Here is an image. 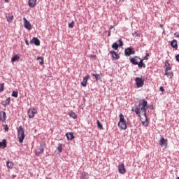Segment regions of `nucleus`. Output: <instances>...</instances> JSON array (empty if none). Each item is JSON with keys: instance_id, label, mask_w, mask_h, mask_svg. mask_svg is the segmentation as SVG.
Returning a JSON list of instances; mask_svg holds the SVG:
<instances>
[{"instance_id": "f257e3e1", "label": "nucleus", "mask_w": 179, "mask_h": 179, "mask_svg": "<svg viewBox=\"0 0 179 179\" xmlns=\"http://www.w3.org/2000/svg\"><path fill=\"white\" fill-rule=\"evenodd\" d=\"M147 108H149V106H148V101L141 99L138 102V106H136L134 110H132V111H134L138 117H141V114L143 113L145 122H148V115L146 113Z\"/></svg>"}, {"instance_id": "f03ea898", "label": "nucleus", "mask_w": 179, "mask_h": 179, "mask_svg": "<svg viewBox=\"0 0 179 179\" xmlns=\"http://www.w3.org/2000/svg\"><path fill=\"white\" fill-rule=\"evenodd\" d=\"M119 122L117 123V126L119 127L120 129L125 130L127 128H128V126L127 125V120H125V117H124V115L122 113H120L119 115Z\"/></svg>"}, {"instance_id": "7ed1b4c3", "label": "nucleus", "mask_w": 179, "mask_h": 179, "mask_svg": "<svg viewBox=\"0 0 179 179\" xmlns=\"http://www.w3.org/2000/svg\"><path fill=\"white\" fill-rule=\"evenodd\" d=\"M24 135V129H23V127L20 126L17 128V138L20 142V143H23V141H24L25 138Z\"/></svg>"}, {"instance_id": "20e7f679", "label": "nucleus", "mask_w": 179, "mask_h": 179, "mask_svg": "<svg viewBox=\"0 0 179 179\" xmlns=\"http://www.w3.org/2000/svg\"><path fill=\"white\" fill-rule=\"evenodd\" d=\"M44 148H45V144H41L39 148L36 149L35 151L36 156H40L44 153Z\"/></svg>"}, {"instance_id": "39448f33", "label": "nucleus", "mask_w": 179, "mask_h": 179, "mask_svg": "<svg viewBox=\"0 0 179 179\" xmlns=\"http://www.w3.org/2000/svg\"><path fill=\"white\" fill-rule=\"evenodd\" d=\"M29 118H34V115L37 114V110L34 108L28 110L27 112Z\"/></svg>"}, {"instance_id": "423d86ee", "label": "nucleus", "mask_w": 179, "mask_h": 179, "mask_svg": "<svg viewBox=\"0 0 179 179\" xmlns=\"http://www.w3.org/2000/svg\"><path fill=\"white\" fill-rule=\"evenodd\" d=\"M23 21L24 27H25L27 30H31V29H33V27H31V24L30 23V22H29V20H27V19H26V17L23 18Z\"/></svg>"}, {"instance_id": "0eeeda50", "label": "nucleus", "mask_w": 179, "mask_h": 179, "mask_svg": "<svg viewBox=\"0 0 179 179\" xmlns=\"http://www.w3.org/2000/svg\"><path fill=\"white\" fill-rule=\"evenodd\" d=\"M167 140L164 139V137H163L162 136H161V138L159 140V143H160V146L161 148H164V149H166L167 148Z\"/></svg>"}, {"instance_id": "6e6552de", "label": "nucleus", "mask_w": 179, "mask_h": 179, "mask_svg": "<svg viewBox=\"0 0 179 179\" xmlns=\"http://www.w3.org/2000/svg\"><path fill=\"white\" fill-rule=\"evenodd\" d=\"M145 80L142 79V78L136 77L135 79V82L136 83L137 87H142L143 86V82Z\"/></svg>"}, {"instance_id": "1a4fd4ad", "label": "nucleus", "mask_w": 179, "mask_h": 179, "mask_svg": "<svg viewBox=\"0 0 179 179\" xmlns=\"http://www.w3.org/2000/svg\"><path fill=\"white\" fill-rule=\"evenodd\" d=\"M139 60H141V58H139V57L137 56L129 58V61L133 65H138Z\"/></svg>"}, {"instance_id": "9d476101", "label": "nucleus", "mask_w": 179, "mask_h": 179, "mask_svg": "<svg viewBox=\"0 0 179 179\" xmlns=\"http://www.w3.org/2000/svg\"><path fill=\"white\" fill-rule=\"evenodd\" d=\"M118 171L120 174H125L127 173V169H125V165L124 164L118 166Z\"/></svg>"}, {"instance_id": "9b49d317", "label": "nucleus", "mask_w": 179, "mask_h": 179, "mask_svg": "<svg viewBox=\"0 0 179 179\" xmlns=\"http://www.w3.org/2000/svg\"><path fill=\"white\" fill-rule=\"evenodd\" d=\"M124 54L127 57H129V55H133V54H135V50H134V49L131 48H129L124 50Z\"/></svg>"}, {"instance_id": "f8f14e48", "label": "nucleus", "mask_w": 179, "mask_h": 179, "mask_svg": "<svg viewBox=\"0 0 179 179\" xmlns=\"http://www.w3.org/2000/svg\"><path fill=\"white\" fill-rule=\"evenodd\" d=\"M90 79V76H86L83 80V82L81 83V85L83 86V87H86L87 86V80Z\"/></svg>"}, {"instance_id": "ddd939ff", "label": "nucleus", "mask_w": 179, "mask_h": 179, "mask_svg": "<svg viewBox=\"0 0 179 179\" xmlns=\"http://www.w3.org/2000/svg\"><path fill=\"white\" fill-rule=\"evenodd\" d=\"M171 70H165V76H167V78H169V79H171L173 76H174V73L173 71H171Z\"/></svg>"}, {"instance_id": "4468645a", "label": "nucleus", "mask_w": 179, "mask_h": 179, "mask_svg": "<svg viewBox=\"0 0 179 179\" xmlns=\"http://www.w3.org/2000/svg\"><path fill=\"white\" fill-rule=\"evenodd\" d=\"M37 5V0H29L28 6L29 8H34Z\"/></svg>"}, {"instance_id": "2eb2a0df", "label": "nucleus", "mask_w": 179, "mask_h": 179, "mask_svg": "<svg viewBox=\"0 0 179 179\" xmlns=\"http://www.w3.org/2000/svg\"><path fill=\"white\" fill-rule=\"evenodd\" d=\"M31 44H34L35 45H40V40L36 37H34L30 41Z\"/></svg>"}, {"instance_id": "dca6fc26", "label": "nucleus", "mask_w": 179, "mask_h": 179, "mask_svg": "<svg viewBox=\"0 0 179 179\" xmlns=\"http://www.w3.org/2000/svg\"><path fill=\"white\" fill-rule=\"evenodd\" d=\"M171 45L172 46V48H174L176 50H178V43L177 42V40L173 39L171 42Z\"/></svg>"}, {"instance_id": "f3484780", "label": "nucleus", "mask_w": 179, "mask_h": 179, "mask_svg": "<svg viewBox=\"0 0 179 179\" xmlns=\"http://www.w3.org/2000/svg\"><path fill=\"white\" fill-rule=\"evenodd\" d=\"M5 120H6V113L3 111L0 112V121H1V122H3Z\"/></svg>"}, {"instance_id": "a211bd4d", "label": "nucleus", "mask_w": 179, "mask_h": 179, "mask_svg": "<svg viewBox=\"0 0 179 179\" xmlns=\"http://www.w3.org/2000/svg\"><path fill=\"white\" fill-rule=\"evenodd\" d=\"M66 136L68 141H72V139L75 138V136H73V132L66 133Z\"/></svg>"}, {"instance_id": "6ab92c4d", "label": "nucleus", "mask_w": 179, "mask_h": 179, "mask_svg": "<svg viewBox=\"0 0 179 179\" xmlns=\"http://www.w3.org/2000/svg\"><path fill=\"white\" fill-rule=\"evenodd\" d=\"M110 54H111L113 58H114V59H120V55L118 54H117V52H115V51L114 50H111L110 51Z\"/></svg>"}, {"instance_id": "aec40b11", "label": "nucleus", "mask_w": 179, "mask_h": 179, "mask_svg": "<svg viewBox=\"0 0 179 179\" xmlns=\"http://www.w3.org/2000/svg\"><path fill=\"white\" fill-rule=\"evenodd\" d=\"M2 106L6 107V106H9L10 104V97L6 99V100L1 101Z\"/></svg>"}, {"instance_id": "412c9836", "label": "nucleus", "mask_w": 179, "mask_h": 179, "mask_svg": "<svg viewBox=\"0 0 179 179\" xmlns=\"http://www.w3.org/2000/svg\"><path fill=\"white\" fill-rule=\"evenodd\" d=\"M137 65L138 66V68H146V64L143 63V59H140V61Z\"/></svg>"}, {"instance_id": "4be33fe9", "label": "nucleus", "mask_w": 179, "mask_h": 179, "mask_svg": "<svg viewBox=\"0 0 179 179\" xmlns=\"http://www.w3.org/2000/svg\"><path fill=\"white\" fill-rule=\"evenodd\" d=\"M69 115V117H71V118H73V120H76L78 118V115H76L73 111H71Z\"/></svg>"}, {"instance_id": "5701e85b", "label": "nucleus", "mask_w": 179, "mask_h": 179, "mask_svg": "<svg viewBox=\"0 0 179 179\" xmlns=\"http://www.w3.org/2000/svg\"><path fill=\"white\" fill-rule=\"evenodd\" d=\"M13 166H14L13 162H10V161H7L6 167L8 169H13Z\"/></svg>"}, {"instance_id": "b1692460", "label": "nucleus", "mask_w": 179, "mask_h": 179, "mask_svg": "<svg viewBox=\"0 0 179 179\" xmlns=\"http://www.w3.org/2000/svg\"><path fill=\"white\" fill-rule=\"evenodd\" d=\"M81 178L83 179H89V173L86 172H83L81 173Z\"/></svg>"}, {"instance_id": "393cba45", "label": "nucleus", "mask_w": 179, "mask_h": 179, "mask_svg": "<svg viewBox=\"0 0 179 179\" xmlns=\"http://www.w3.org/2000/svg\"><path fill=\"white\" fill-rule=\"evenodd\" d=\"M0 148L5 149L6 148V140H3L2 142H0Z\"/></svg>"}, {"instance_id": "a878e982", "label": "nucleus", "mask_w": 179, "mask_h": 179, "mask_svg": "<svg viewBox=\"0 0 179 179\" xmlns=\"http://www.w3.org/2000/svg\"><path fill=\"white\" fill-rule=\"evenodd\" d=\"M165 66V71H171V66H170V64H169L168 62H166Z\"/></svg>"}, {"instance_id": "bb28decb", "label": "nucleus", "mask_w": 179, "mask_h": 179, "mask_svg": "<svg viewBox=\"0 0 179 179\" xmlns=\"http://www.w3.org/2000/svg\"><path fill=\"white\" fill-rule=\"evenodd\" d=\"M20 58L19 55H15L12 59H11V62H15V61H17Z\"/></svg>"}, {"instance_id": "cd10ccee", "label": "nucleus", "mask_w": 179, "mask_h": 179, "mask_svg": "<svg viewBox=\"0 0 179 179\" xmlns=\"http://www.w3.org/2000/svg\"><path fill=\"white\" fill-rule=\"evenodd\" d=\"M7 19V22L8 23H12V22L13 21V15H10L9 17H6Z\"/></svg>"}, {"instance_id": "c85d7f7f", "label": "nucleus", "mask_w": 179, "mask_h": 179, "mask_svg": "<svg viewBox=\"0 0 179 179\" xmlns=\"http://www.w3.org/2000/svg\"><path fill=\"white\" fill-rule=\"evenodd\" d=\"M118 47H120V45L117 43H114L112 45V48H113V50H118Z\"/></svg>"}, {"instance_id": "c756f323", "label": "nucleus", "mask_w": 179, "mask_h": 179, "mask_svg": "<svg viewBox=\"0 0 179 179\" xmlns=\"http://www.w3.org/2000/svg\"><path fill=\"white\" fill-rule=\"evenodd\" d=\"M37 59H41V62H39L40 65H44V58L42 57H38Z\"/></svg>"}, {"instance_id": "7c9ffc66", "label": "nucleus", "mask_w": 179, "mask_h": 179, "mask_svg": "<svg viewBox=\"0 0 179 179\" xmlns=\"http://www.w3.org/2000/svg\"><path fill=\"white\" fill-rule=\"evenodd\" d=\"M57 150L59 153H61L62 152V144L59 143L57 146Z\"/></svg>"}, {"instance_id": "2f4dec72", "label": "nucleus", "mask_w": 179, "mask_h": 179, "mask_svg": "<svg viewBox=\"0 0 179 179\" xmlns=\"http://www.w3.org/2000/svg\"><path fill=\"white\" fill-rule=\"evenodd\" d=\"M97 127L99 129H103V124L100 122V120L96 121Z\"/></svg>"}, {"instance_id": "473e14b6", "label": "nucleus", "mask_w": 179, "mask_h": 179, "mask_svg": "<svg viewBox=\"0 0 179 179\" xmlns=\"http://www.w3.org/2000/svg\"><path fill=\"white\" fill-rule=\"evenodd\" d=\"M12 96H13V97H15V99H16L19 96V93L16 91H13L12 93Z\"/></svg>"}, {"instance_id": "72a5a7b5", "label": "nucleus", "mask_w": 179, "mask_h": 179, "mask_svg": "<svg viewBox=\"0 0 179 179\" xmlns=\"http://www.w3.org/2000/svg\"><path fill=\"white\" fill-rule=\"evenodd\" d=\"M74 26H75V22L72 21L71 22L69 23V29H73Z\"/></svg>"}, {"instance_id": "f704fd0d", "label": "nucleus", "mask_w": 179, "mask_h": 179, "mask_svg": "<svg viewBox=\"0 0 179 179\" xmlns=\"http://www.w3.org/2000/svg\"><path fill=\"white\" fill-rule=\"evenodd\" d=\"M92 76H94L96 80H99L100 79V75L99 74H94V73H92Z\"/></svg>"}, {"instance_id": "c9c22d12", "label": "nucleus", "mask_w": 179, "mask_h": 179, "mask_svg": "<svg viewBox=\"0 0 179 179\" xmlns=\"http://www.w3.org/2000/svg\"><path fill=\"white\" fill-rule=\"evenodd\" d=\"M148 59H149V53H146V55L144 57L143 61H148Z\"/></svg>"}, {"instance_id": "e433bc0d", "label": "nucleus", "mask_w": 179, "mask_h": 179, "mask_svg": "<svg viewBox=\"0 0 179 179\" xmlns=\"http://www.w3.org/2000/svg\"><path fill=\"white\" fill-rule=\"evenodd\" d=\"M119 47H122L124 43L122 42V39H119Z\"/></svg>"}, {"instance_id": "4c0bfd02", "label": "nucleus", "mask_w": 179, "mask_h": 179, "mask_svg": "<svg viewBox=\"0 0 179 179\" xmlns=\"http://www.w3.org/2000/svg\"><path fill=\"white\" fill-rule=\"evenodd\" d=\"M3 86H4L3 83L0 84V92H3Z\"/></svg>"}, {"instance_id": "58836bf2", "label": "nucleus", "mask_w": 179, "mask_h": 179, "mask_svg": "<svg viewBox=\"0 0 179 179\" xmlns=\"http://www.w3.org/2000/svg\"><path fill=\"white\" fill-rule=\"evenodd\" d=\"M174 36L176 37V38H179V33L178 32H175Z\"/></svg>"}, {"instance_id": "ea45409f", "label": "nucleus", "mask_w": 179, "mask_h": 179, "mask_svg": "<svg viewBox=\"0 0 179 179\" xmlns=\"http://www.w3.org/2000/svg\"><path fill=\"white\" fill-rule=\"evenodd\" d=\"M176 61H178V62H179V54L176 56Z\"/></svg>"}, {"instance_id": "a19ab883", "label": "nucleus", "mask_w": 179, "mask_h": 179, "mask_svg": "<svg viewBox=\"0 0 179 179\" xmlns=\"http://www.w3.org/2000/svg\"><path fill=\"white\" fill-rule=\"evenodd\" d=\"M159 90H160L161 92H164V88L163 87H159Z\"/></svg>"}, {"instance_id": "79ce46f5", "label": "nucleus", "mask_w": 179, "mask_h": 179, "mask_svg": "<svg viewBox=\"0 0 179 179\" xmlns=\"http://www.w3.org/2000/svg\"><path fill=\"white\" fill-rule=\"evenodd\" d=\"M4 129H5V131H8V129H9V128H8V126H6V127H4Z\"/></svg>"}, {"instance_id": "37998d69", "label": "nucleus", "mask_w": 179, "mask_h": 179, "mask_svg": "<svg viewBox=\"0 0 179 179\" xmlns=\"http://www.w3.org/2000/svg\"><path fill=\"white\" fill-rule=\"evenodd\" d=\"M25 43L29 45V41L27 40L25 41Z\"/></svg>"}, {"instance_id": "c03bdc74", "label": "nucleus", "mask_w": 179, "mask_h": 179, "mask_svg": "<svg viewBox=\"0 0 179 179\" xmlns=\"http://www.w3.org/2000/svg\"><path fill=\"white\" fill-rule=\"evenodd\" d=\"M45 179H51V178L46 177Z\"/></svg>"}, {"instance_id": "a18cd8bd", "label": "nucleus", "mask_w": 179, "mask_h": 179, "mask_svg": "<svg viewBox=\"0 0 179 179\" xmlns=\"http://www.w3.org/2000/svg\"><path fill=\"white\" fill-rule=\"evenodd\" d=\"M142 122H143V124H145V122L143 121Z\"/></svg>"}, {"instance_id": "49530a36", "label": "nucleus", "mask_w": 179, "mask_h": 179, "mask_svg": "<svg viewBox=\"0 0 179 179\" xmlns=\"http://www.w3.org/2000/svg\"><path fill=\"white\" fill-rule=\"evenodd\" d=\"M6 1V2H8V0H5Z\"/></svg>"}, {"instance_id": "de8ad7c7", "label": "nucleus", "mask_w": 179, "mask_h": 179, "mask_svg": "<svg viewBox=\"0 0 179 179\" xmlns=\"http://www.w3.org/2000/svg\"><path fill=\"white\" fill-rule=\"evenodd\" d=\"M108 36H110V33L108 34Z\"/></svg>"}, {"instance_id": "09e8293b", "label": "nucleus", "mask_w": 179, "mask_h": 179, "mask_svg": "<svg viewBox=\"0 0 179 179\" xmlns=\"http://www.w3.org/2000/svg\"><path fill=\"white\" fill-rule=\"evenodd\" d=\"M177 179H179V177Z\"/></svg>"}]
</instances>
